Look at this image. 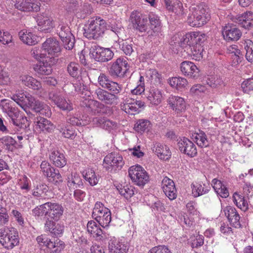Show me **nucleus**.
Segmentation results:
<instances>
[{"label":"nucleus","instance_id":"f257e3e1","mask_svg":"<svg viewBox=\"0 0 253 253\" xmlns=\"http://www.w3.org/2000/svg\"><path fill=\"white\" fill-rule=\"evenodd\" d=\"M0 106L2 107L3 111L10 118V122L14 126L15 132L25 129L29 126L27 118L20 115V111L13 104L12 102L3 99L0 102Z\"/></svg>","mask_w":253,"mask_h":253},{"label":"nucleus","instance_id":"f03ea898","mask_svg":"<svg viewBox=\"0 0 253 253\" xmlns=\"http://www.w3.org/2000/svg\"><path fill=\"white\" fill-rule=\"evenodd\" d=\"M31 55L39 63L34 66L35 72L41 75H49L52 72V65L55 64L57 59H50L47 57L45 53H42L39 48L34 47L31 51Z\"/></svg>","mask_w":253,"mask_h":253},{"label":"nucleus","instance_id":"7ed1b4c3","mask_svg":"<svg viewBox=\"0 0 253 253\" xmlns=\"http://www.w3.org/2000/svg\"><path fill=\"white\" fill-rule=\"evenodd\" d=\"M192 14L188 17L187 21L192 27H200L205 24L211 18L210 10L204 3L192 7Z\"/></svg>","mask_w":253,"mask_h":253},{"label":"nucleus","instance_id":"20e7f679","mask_svg":"<svg viewBox=\"0 0 253 253\" xmlns=\"http://www.w3.org/2000/svg\"><path fill=\"white\" fill-rule=\"evenodd\" d=\"M84 28V35L89 39H97L102 37L107 29V22L100 17L88 21Z\"/></svg>","mask_w":253,"mask_h":253},{"label":"nucleus","instance_id":"39448f33","mask_svg":"<svg viewBox=\"0 0 253 253\" xmlns=\"http://www.w3.org/2000/svg\"><path fill=\"white\" fill-rule=\"evenodd\" d=\"M0 243L7 250H11L19 243L17 230L13 227L0 229Z\"/></svg>","mask_w":253,"mask_h":253},{"label":"nucleus","instance_id":"423d86ee","mask_svg":"<svg viewBox=\"0 0 253 253\" xmlns=\"http://www.w3.org/2000/svg\"><path fill=\"white\" fill-rule=\"evenodd\" d=\"M92 216L104 228L108 226L111 221V213L110 210L100 202L95 203Z\"/></svg>","mask_w":253,"mask_h":253},{"label":"nucleus","instance_id":"0eeeda50","mask_svg":"<svg viewBox=\"0 0 253 253\" xmlns=\"http://www.w3.org/2000/svg\"><path fill=\"white\" fill-rule=\"evenodd\" d=\"M56 34L62 41L66 49H72L75 42V39L71 32L70 27L63 23L58 24L56 27Z\"/></svg>","mask_w":253,"mask_h":253},{"label":"nucleus","instance_id":"6e6552de","mask_svg":"<svg viewBox=\"0 0 253 253\" xmlns=\"http://www.w3.org/2000/svg\"><path fill=\"white\" fill-rule=\"evenodd\" d=\"M42 53H45L47 57L51 59L57 58L61 53V48L59 41L54 38H49L42 44Z\"/></svg>","mask_w":253,"mask_h":253},{"label":"nucleus","instance_id":"1a4fd4ad","mask_svg":"<svg viewBox=\"0 0 253 253\" xmlns=\"http://www.w3.org/2000/svg\"><path fill=\"white\" fill-rule=\"evenodd\" d=\"M128 175L132 181L139 186H143L149 181L148 173L140 165L130 167L128 169Z\"/></svg>","mask_w":253,"mask_h":253},{"label":"nucleus","instance_id":"9d476101","mask_svg":"<svg viewBox=\"0 0 253 253\" xmlns=\"http://www.w3.org/2000/svg\"><path fill=\"white\" fill-rule=\"evenodd\" d=\"M128 70V64L126 60L118 58L113 62L108 69L109 75L113 78H123Z\"/></svg>","mask_w":253,"mask_h":253},{"label":"nucleus","instance_id":"9b49d317","mask_svg":"<svg viewBox=\"0 0 253 253\" xmlns=\"http://www.w3.org/2000/svg\"><path fill=\"white\" fill-rule=\"evenodd\" d=\"M90 53L95 61L101 62L111 60L114 55L113 51L110 48L102 47L98 45H92Z\"/></svg>","mask_w":253,"mask_h":253},{"label":"nucleus","instance_id":"f8f14e48","mask_svg":"<svg viewBox=\"0 0 253 253\" xmlns=\"http://www.w3.org/2000/svg\"><path fill=\"white\" fill-rule=\"evenodd\" d=\"M206 40V37L205 34H200L197 32H192L183 35L180 39V41H178L175 43H177L180 47L184 46L186 43L190 45L191 44L203 45Z\"/></svg>","mask_w":253,"mask_h":253},{"label":"nucleus","instance_id":"ddd939ff","mask_svg":"<svg viewBox=\"0 0 253 253\" xmlns=\"http://www.w3.org/2000/svg\"><path fill=\"white\" fill-rule=\"evenodd\" d=\"M48 98L63 111H70L73 109V105L69 100H67L60 92L51 91L48 93Z\"/></svg>","mask_w":253,"mask_h":253},{"label":"nucleus","instance_id":"4468645a","mask_svg":"<svg viewBox=\"0 0 253 253\" xmlns=\"http://www.w3.org/2000/svg\"><path fill=\"white\" fill-rule=\"evenodd\" d=\"M124 165L123 157L117 152L108 154L104 159V167L108 170L112 171L113 169L117 168L121 169Z\"/></svg>","mask_w":253,"mask_h":253},{"label":"nucleus","instance_id":"2eb2a0df","mask_svg":"<svg viewBox=\"0 0 253 253\" xmlns=\"http://www.w3.org/2000/svg\"><path fill=\"white\" fill-rule=\"evenodd\" d=\"M130 22L133 29L139 32H146L148 29V19L140 12L133 11L130 17Z\"/></svg>","mask_w":253,"mask_h":253},{"label":"nucleus","instance_id":"dca6fc26","mask_svg":"<svg viewBox=\"0 0 253 253\" xmlns=\"http://www.w3.org/2000/svg\"><path fill=\"white\" fill-rule=\"evenodd\" d=\"M177 146L179 151L193 158L197 154V150L195 145L188 138L183 137L179 138L177 140Z\"/></svg>","mask_w":253,"mask_h":253},{"label":"nucleus","instance_id":"f3484780","mask_svg":"<svg viewBox=\"0 0 253 253\" xmlns=\"http://www.w3.org/2000/svg\"><path fill=\"white\" fill-rule=\"evenodd\" d=\"M169 107L174 111L177 116H181L186 110L184 99L178 96L170 95L167 99Z\"/></svg>","mask_w":253,"mask_h":253},{"label":"nucleus","instance_id":"a211bd4d","mask_svg":"<svg viewBox=\"0 0 253 253\" xmlns=\"http://www.w3.org/2000/svg\"><path fill=\"white\" fill-rule=\"evenodd\" d=\"M29 106L39 115L45 117H49L51 115V110L49 106L43 102L36 99L34 97L31 98V102Z\"/></svg>","mask_w":253,"mask_h":253},{"label":"nucleus","instance_id":"6ab92c4d","mask_svg":"<svg viewBox=\"0 0 253 253\" xmlns=\"http://www.w3.org/2000/svg\"><path fill=\"white\" fill-rule=\"evenodd\" d=\"M222 35L224 40L229 42L239 40L242 33L236 26L227 24L223 28Z\"/></svg>","mask_w":253,"mask_h":253},{"label":"nucleus","instance_id":"aec40b11","mask_svg":"<svg viewBox=\"0 0 253 253\" xmlns=\"http://www.w3.org/2000/svg\"><path fill=\"white\" fill-rule=\"evenodd\" d=\"M94 93L98 100L108 105L116 104L119 99L118 96H116L115 94L109 93L108 91L100 87L97 88Z\"/></svg>","mask_w":253,"mask_h":253},{"label":"nucleus","instance_id":"412c9836","mask_svg":"<svg viewBox=\"0 0 253 253\" xmlns=\"http://www.w3.org/2000/svg\"><path fill=\"white\" fill-rule=\"evenodd\" d=\"M15 7L24 12L38 11L40 6L36 0H16Z\"/></svg>","mask_w":253,"mask_h":253},{"label":"nucleus","instance_id":"4be33fe9","mask_svg":"<svg viewBox=\"0 0 253 253\" xmlns=\"http://www.w3.org/2000/svg\"><path fill=\"white\" fill-rule=\"evenodd\" d=\"M180 70L182 74L193 79H197L200 76V70L195 64L191 61H184L181 63Z\"/></svg>","mask_w":253,"mask_h":253},{"label":"nucleus","instance_id":"5701e85b","mask_svg":"<svg viewBox=\"0 0 253 253\" xmlns=\"http://www.w3.org/2000/svg\"><path fill=\"white\" fill-rule=\"evenodd\" d=\"M46 231H49L55 236H60L64 232V225L63 222L56 223L52 219L47 218L44 224Z\"/></svg>","mask_w":253,"mask_h":253},{"label":"nucleus","instance_id":"b1692460","mask_svg":"<svg viewBox=\"0 0 253 253\" xmlns=\"http://www.w3.org/2000/svg\"><path fill=\"white\" fill-rule=\"evenodd\" d=\"M37 22L39 30L44 33H49L53 27L52 20L46 13H43L38 15Z\"/></svg>","mask_w":253,"mask_h":253},{"label":"nucleus","instance_id":"393cba45","mask_svg":"<svg viewBox=\"0 0 253 253\" xmlns=\"http://www.w3.org/2000/svg\"><path fill=\"white\" fill-rule=\"evenodd\" d=\"M47 205L48 208V216L50 219L55 221L59 220L64 211V208L62 204L50 202H47Z\"/></svg>","mask_w":253,"mask_h":253},{"label":"nucleus","instance_id":"a878e982","mask_svg":"<svg viewBox=\"0 0 253 253\" xmlns=\"http://www.w3.org/2000/svg\"><path fill=\"white\" fill-rule=\"evenodd\" d=\"M224 213L232 226L236 228L241 227L240 222V217L235 208L227 206L224 210Z\"/></svg>","mask_w":253,"mask_h":253},{"label":"nucleus","instance_id":"bb28decb","mask_svg":"<svg viewBox=\"0 0 253 253\" xmlns=\"http://www.w3.org/2000/svg\"><path fill=\"white\" fill-rule=\"evenodd\" d=\"M235 22L245 29H249L253 26V13L246 11L238 15L235 18Z\"/></svg>","mask_w":253,"mask_h":253},{"label":"nucleus","instance_id":"cd10ccee","mask_svg":"<svg viewBox=\"0 0 253 253\" xmlns=\"http://www.w3.org/2000/svg\"><path fill=\"white\" fill-rule=\"evenodd\" d=\"M62 5L66 10L69 12H76L77 17L78 18H84L86 13H88V11L84 9L83 15L79 14V12L78 11L79 3L76 0H62Z\"/></svg>","mask_w":253,"mask_h":253},{"label":"nucleus","instance_id":"c85d7f7f","mask_svg":"<svg viewBox=\"0 0 253 253\" xmlns=\"http://www.w3.org/2000/svg\"><path fill=\"white\" fill-rule=\"evenodd\" d=\"M33 96L27 92L20 91L13 94L11 98L22 108L25 109V107L29 105L31 102V98H33Z\"/></svg>","mask_w":253,"mask_h":253},{"label":"nucleus","instance_id":"c756f323","mask_svg":"<svg viewBox=\"0 0 253 253\" xmlns=\"http://www.w3.org/2000/svg\"><path fill=\"white\" fill-rule=\"evenodd\" d=\"M108 247V253H126L128 250L127 246L115 238L109 240Z\"/></svg>","mask_w":253,"mask_h":253},{"label":"nucleus","instance_id":"7c9ffc66","mask_svg":"<svg viewBox=\"0 0 253 253\" xmlns=\"http://www.w3.org/2000/svg\"><path fill=\"white\" fill-rule=\"evenodd\" d=\"M153 150L161 160L167 161L171 157V152L169 147L166 145L156 143Z\"/></svg>","mask_w":253,"mask_h":253},{"label":"nucleus","instance_id":"2f4dec72","mask_svg":"<svg viewBox=\"0 0 253 253\" xmlns=\"http://www.w3.org/2000/svg\"><path fill=\"white\" fill-rule=\"evenodd\" d=\"M49 159L52 164L58 168H63L67 163L64 155L58 150H54L49 155Z\"/></svg>","mask_w":253,"mask_h":253},{"label":"nucleus","instance_id":"473e14b6","mask_svg":"<svg viewBox=\"0 0 253 253\" xmlns=\"http://www.w3.org/2000/svg\"><path fill=\"white\" fill-rule=\"evenodd\" d=\"M228 50L231 54L233 65L235 66L242 62L244 59V53L238 48L237 45H231Z\"/></svg>","mask_w":253,"mask_h":253},{"label":"nucleus","instance_id":"72a5a7b5","mask_svg":"<svg viewBox=\"0 0 253 253\" xmlns=\"http://www.w3.org/2000/svg\"><path fill=\"white\" fill-rule=\"evenodd\" d=\"M185 48L184 51L190 49L191 55L193 56V58L196 60H200L203 57V52L204 51L203 45L200 44H191V45L185 44V46L182 47Z\"/></svg>","mask_w":253,"mask_h":253},{"label":"nucleus","instance_id":"f704fd0d","mask_svg":"<svg viewBox=\"0 0 253 253\" xmlns=\"http://www.w3.org/2000/svg\"><path fill=\"white\" fill-rule=\"evenodd\" d=\"M191 138L196 143L198 146L203 148L209 146V142L205 133L199 130V132H195L192 134Z\"/></svg>","mask_w":253,"mask_h":253},{"label":"nucleus","instance_id":"c9c22d12","mask_svg":"<svg viewBox=\"0 0 253 253\" xmlns=\"http://www.w3.org/2000/svg\"><path fill=\"white\" fill-rule=\"evenodd\" d=\"M20 39L28 45H35L38 43L37 37L31 32L21 30L18 34Z\"/></svg>","mask_w":253,"mask_h":253},{"label":"nucleus","instance_id":"e433bc0d","mask_svg":"<svg viewBox=\"0 0 253 253\" xmlns=\"http://www.w3.org/2000/svg\"><path fill=\"white\" fill-rule=\"evenodd\" d=\"M87 229L88 233L98 240H101L103 238V231L99 225H98L95 221L93 220L88 221Z\"/></svg>","mask_w":253,"mask_h":253},{"label":"nucleus","instance_id":"4c0bfd02","mask_svg":"<svg viewBox=\"0 0 253 253\" xmlns=\"http://www.w3.org/2000/svg\"><path fill=\"white\" fill-rule=\"evenodd\" d=\"M21 80L23 84L32 89L39 90L42 88L41 82L31 76H24Z\"/></svg>","mask_w":253,"mask_h":253},{"label":"nucleus","instance_id":"58836bf2","mask_svg":"<svg viewBox=\"0 0 253 253\" xmlns=\"http://www.w3.org/2000/svg\"><path fill=\"white\" fill-rule=\"evenodd\" d=\"M83 185L82 179L79 174L76 173H72L71 176L68 177L67 186L70 190L82 188Z\"/></svg>","mask_w":253,"mask_h":253},{"label":"nucleus","instance_id":"ea45409f","mask_svg":"<svg viewBox=\"0 0 253 253\" xmlns=\"http://www.w3.org/2000/svg\"><path fill=\"white\" fill-rule=\"evenodd\" d=\"M168 83L173 87H175L178 90H182L188 85V82L185 78L181 77H172L168 80Z\"/></svg>","mask_w":253,"mask_h":253},{"label":"nucleus","instance_id":"a19ab883","mask_svg":"<svg viewBox=\"0 0 253 253\" xmlns=\"http://www.w3.org/2000/svg\"><path fill=\"white\" fill-rule=\"evenodd\" d=\"M34 122L42 131L51 132L53 128V124L47 119L42 117H37Z\"/></svg>","mask_w":253,"mask_h":253},{"label":"nucleus","instance_id":"79ce46f5","mask_svg":"<svg viewBox=\"0 0 253 253\" xmlns=\"http://www.w3.org/2000/svg\"><path fill=\"white\" fill-rule=\"evenodd\" d=\"M57 129L65 138L73 139L76 136L75 131L71 126L61 123L58 125Z\"/></svg>","mask_w":253,"mask_h":253},{"label":"nucleus","instance_id":"37998d69","mask_svg":"<svg viewBox=\"0 0 253 253\" xmlns=\"http://www.w3.org/2000/svg\"><path fill=\"white\" fill-rule=\"evenodd\" d=\"M107 24V29H110L118 37L124 31L122 23L116 19H109Z\"/></svg>","mask_w":253,"mask_h":253},{"label":"nucleus","instance_id":"c03bdc74","mask_svg":"<svg viewBox=\"0 0 253 253\" xmlns=\"http://www.w3.org/2000/svg\"><path fill=\"white\" fill-rule=\"evenodd\" d=\"M152 124L148 120L139 119L134 125V129L138 133H143L148 131L151 128Z\"/></svg>","mask_w":253,"mask_h":253},{"label":"nucleus","instance_id":"a18cd8bd","mask_svg":"<svg viewBox=\"0 0 253 253\" xmlns=\"http://www.w3.org/2000/svg\"><path fill=\"white\" fill-rule=\"evenodd\" d=\"M232 198L234 203L241 210L245 211L248 209V202L242 195L235 192L233 195Z\"/></svg>","mask_w":253,"mask_h":253},{"label":"nucleus","instance_id":"49530a36","mask_svg":"<svg viewBox=\"0 0 253 253\" xmlns=\"http://www.w3.org/2000/svg\"><path fill=\"white\" fill-rule=\"evenodd\" d=\"M147 98L151 104L158 105L161 102L162 99L161 90L154 87L151 88Z\"/></svg>","mask_w":253,"mask_h":253},{"label":"nucleus","instance_id":"de8ad7c7","mask_svg":"<svg viewBox=\"0 0 253 253\" xmlns=\"http://www.w3.org/2000/svg\"><path fill=\"white\" fill-rule=\"evenodd\" d=\"M117 189L120 194L126 199L130 198L134 193V187L130 185L126 184L124 186L122 185H118L117 186Z\"/></svg>","mask_w":253,"mask_h":253},{"label":"nucleus","instance_id":"09e8293b","mask_svg":"<svg viewBox=\"0 0 253 253\" xmlns=\"http://www.w3.org/2000/svg\"><path fill=\"white\" fill-rule=\"evenodd\" d=\"M0 143L4 146L6 150L11 152L16 148V140L9 136H5L0 138Z\"/></svg>","mask_w":253,"mask_h":253},{"label":"nucleus","instance_id":"8fccbe9b","mask_svg":"<svg viewBox=\"0 0 253 253\" xmlns=\"http://www.w3.org/2000/svg\"><path fill=\"white\" fill-rule=\"evenodd\" d=\"M121 108L126 113L130 115H135L139 112L138 108L136 107L132 99L126 101L123 105H122Z\"/></svg>","mask_w":253,"mask_h":253},{"label":"nucleus","instance_id":"3c124183","mask_svg":"<svg viewBox=\"0 0 253 253\" xmlns=\"http://www.w3.org/2000/svg\"><path fill=\"white\" fill-rule=\"evenodd\" d=\"M97 103L96 109L94 111L92 109L90 110L92 113H97L108 116H110L113 113L112 110L110 107L98 102H97Z\"/></svg>","mask_w":253,"mask_h":253},{"label":"nucleus","instance_id":"603ef678","mask_svg":"<svg viewBox=\"0 0 253 253\" xmlns=\"http://www.w3.org/2000/svg\"><path fill=\"white\" fill-rule=\"evenodd\" d=\"M67 71L73 78L78 79L81 74L80 66L75 62H71L67 66Z\"/></svg>","mask_w":253,"mask_h":253},{"label":"nucleus","instance_id":"864d4df0","mask_svg":"<svg viewBox=\"0 0 253 253\" xmlns=\"http://www.w3.org/2000/svg\"><path fill=\"white\" fill-rule=\"evenodd\" d=\"M147 76L149 75V80L151 82H154V83L157 85H161L163 82V78L161 74H159L155 70H149L147 73Z\"/></svg>","mask_w":253,"mask_h":253},{"label":"nucleus","instance_id":"5fc2aeb1","mask_svg":"<svg viewBox=\"0 0 253 253\" xmlns=\"http://www.w3.org/2000/svg\"><path fill=\"white\" fill-rule=\"evenodd\" d=\"M47 178L49 182L55 185L61 183L63 181L62 177L59 170L55 168L51 171Z\"/></svg>","mask_w":253,"mask_h":253},{"label":"nucleus","instance_id":"6e6d98bb","mask_svg":"<svg viewBox=\"0 0 253 253\" xmlns=\"http://www.w3.org/2000/svg\"><path fill=\"white\" fill-rule=\"evenodd\" d=\"M0 42L3 44L9 45V46L14 45L12 36L7 31H0Z\"/></svg>","mask_w":253,"mask_h":253},{"label":"nucleus","instance_id":"4d7b16f0","mask_svg":"<svg viewBox=\"0 0 253 253\" xmlns=\"http://www.w3.org/2000/svg\"><path fill=\"white\" fill-rule=\"evenodd\" d=\"M150 28L154 32H159L161 30V22L157 16L152 14L149 16Z\"/></svg>","mask_w":253,"mask_h":253},{"label":"nucleus","instance_id":"13d9d810","mask_svg":"<svg viewBox=\"0 0 253 253\" xmlns=\"http://www.w3.org/2000/svg\"><path fill=\"white\" fill-rule=\"evenodd\" d=\"M210 188V187H205V184H197L196 185L193 186L192 194L195 197H198L208 193Z\"/></svg>","mask_w":253,"mask_h":253},{"label":"nucleus","instance_id":"bf43d9fd","mask_svg":"<svg viewBox=\"0 0 253 253\" xmlns=\"http://www.w3.org/2000/svg\"><path fill=\"white\" fill-rule=\"evenodd\" d=\"M47 202L37 206L32 210V213L37 216H42L43 215H48V210H47Z\"/></svg>","mask_w":253,"mask_h":253},{"label":"nucleus","instance_id":"052dcab7","mask_svg":"<svg viewBox=\"0 0 253 253\" xmlns=\"http://www.w3.org/2000/svg\"><path fill=\"white\" fill-rule=\"evenodd\" d=\"M106 90L108 91L109 93L115 94L116 96H118L123 89V86L122 84H119L118 83L112 81L110 84L109 86L105 88Z\"/></svg>","mask_w":253,"mask_h":253},{"label":"nucleus","instance_id":"680f3d73","mask_svg":"<svg viewBox=\"0 0 253 253\" xmlns=\"http://www.w3.org/2000/svg\"><path fill=\"white\" fill-rule=\"evenodd\" d=\"M113 81L110 79L109 76L105 73H101L98 78V83L102 87L101 88L105 89L109 86Z\"/></svg>","mask_w":253,"mask_h":253},{"label":"nucleus","instance_id":"e2e57ef3","mask_svg":"<svg viewBox=\"0 0 253 253\" xmlns=\"http://www.w3.org/2000/svg\"><path fill=\"white\" fill-rule=\"evenodd\" d=\"M84 176L85 179L88 181L89 184L92 186L95 185L98 183V178L94 171L92 169H88Z\"/></svg>","mask_w":253,"mask_h":253},{"label":"nucleus","instance_id":"0e129e2a","mask_svg":"<svg viewBox=\"0 0 253 253\" xmlns=\"http://www.w3.org/2000/svg\"><path fill=\"white\" fill-rule=\"evenodd\" d=\"M246 51L245 57L250 62H253V42L250 41L245 46Z\"/></svg>","mask_w":253,"mask_h":253},{"label":"nucleus","instance_id":"69168bd1","mask_svg":"<svg viewBox=\"0 0 253 253\" xmlns=\"http://www.w3.org/2000/svg\"><path fill=\"white\" fill-rule=\"evenodd\" d=\"M207 82V84L213 88L217 87L218 86L221 85L223 83V81L222 79L217 76L211 77L208 79Z\"/></svg>","mask_w":253,"mask_h":253},{"label":"nucleus","instance_id":"338daca9","mask_svg":"<svg viewBox=\"0 0 253 253\" xmlns=\"http://www.w3.org/2000/svg\"><path fill=\"white\" fill-rule=\"evenodd\" d=\"M148 253H172L169 248L165 245H159L151 249Z\"/></svg>","mask_w":253,"mask_h":253},{"label":"nucleus","instance_id":"774afa93","mask_svg":"<svg viewBox=\"0 0 253 253\" xmlns=\"http://www.w3.org/2000/svg\"><path fill=\"white\" fill-rule=\"evenodd\" d=\"M241 87L245 93H249L251 90H253V78L248 79L243 82Z\"/></svg>","mask_w":253,"mask_h":253}]
</instances>
